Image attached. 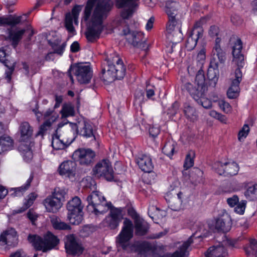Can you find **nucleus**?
Here are the masks:
<instances>
[{
  "mask_svg": "<svg viewBox=\"0 0 257 257\" xmlns=\"http://www.w3.org/2000/svg\"><path fill=\"white\" fill-rule=\"evenodd\" d=\"M133 236L132 222L126 218L123 221V228L116 239L117 247L127 252H137L138 257H152L154 251L152 245L147 241L131 244L130 240Z\"/></svg>",
  "mask_w": 257,
  "mask_h": 257,
  "instance_id": "f257e3e1",
  "label": "nucleus"
},
{
  "mask_svg": "<svg viewBox=\"0 0 257 257\" xmlns=\"http://www.w3.org/2000/svg\"><path fill=\"white\" fill-rule=\"evenodd\" d=\"M113 6L112 0H96L90 23L85 33L88 41L93 43L99 38L103 28V22Z\"/></svg>",
  "mask_w": 257,
  "mask_h": 257,
  "instance_id": "f03ea898",
  "label": "nucleus"
},
{
  "mask_svg": "<svg viewBox=\"0 0 257 257\" xmlns=\"http://www.w3.org/2000/svg\"><path fill=\"white\" fill-rule=\"evenodd\" d=\"M242 49V42L240 39L238 38L234 43L232 47V54L233 62L237 66L235 71V78L232 80L231 85L228 88L227 94L228 98H236L239 92V84L242 80V72L240 70L245 64L244 55L241 53Z\"/></svg>",
  "mask_w": 257,
  "mask_h": 257,
  "instance_id": "7ed1b4c3",
  "label": "nucleus"
},
{
  "mask_svg": "<svg viewBox=\"0 0 257 257\" xmlns=\"http://www.w3.org/2000/svg\"><path fill=\"white\" fill-rule=\"evenodd\" d=\"M86 181L87 182L86 187L89 188L91 190H93L87 197V201L88 203L87 209H90L91 207V211L97 215L105 213L111 206V203L107 202L105 198L102 195L101 193L94 191L96 189V184L94 180L89 178L86 179Z\"/></svg>",
  "mask_w": 257,
  "mask_h": 257,
  "instance_id": "20e7f679",
  "label": "nucleus"
},
{
  "mask_svg": "<svg viewBox=\"0 0 257 257\" xmlns=\"http://www.w3.org/2000/svg\"><path fill=\"white\" fill-rule=\"evenodd\" d=\"M106 60L107 65L102 70L104 81L110 82L115 79L123 78L125 75L126 68L122 60L115 54Z\"/></svg>",
  "mask_w": 257,
  "mask_h": 257,
  "instance_id": "39448f33",
  "label": "nucleus"
},
{
  "mask_svg": "<svg viewBox=\"0 0 257 257\" xmlns=\"http://www.w3.org/2000/svg\"><path fill=\"white\" fill-rule=\"evenodd\" d=\"M29 242L37 250L46 252L58 245L59 239L58 237L48 231L44 235L43 238L37 234H29L28 236Z\"/></svg>",
  "mask_w": 257,
  "mask_h": 257,
  "instance_id": "423d86ee",
  "label": "nucleus"
},
{
  "mask_svg": "<svg viewBox=\"0 0 257 257\" xmlns=\"http://www.w3.org/2000/svg\"><path fill=\"white\" fill-rule=\"evenodd\" d=\"M83 205L81 199L77 196L72 198L67 204L68 219L74 225L79 224L83 219Z\"/></svg>",
  "mask_w": 257,
  "mask_h": 257,
  "instance_id": "0eeeda50",
  "label": "nucleus"
},
{
  "mask_svg": "<svg viewBox=\"0 0 257 257\" xmlns=\"http://www.w3.org/2000/svg\"><path fill=\"white\" fill-rule=\"evenodd\" d=\"M65 192L58 188L55 189L51 195L44 200L43 204L47 212L56 213L62 206Z\"/></svg>",
  "mask_w": 257,
  "mask_h": 257,
  "instance_id": "6e6552de",
  "label": "nucleus"
},
{
  "mask_svg": "<svg viewBox=\"0 0 257 257\" xmlns=\"http://www.w3.org/2000/svg\"><path fill=\"white\" fill-rule=\"evenodd\" d=\"M73 71L76 75L78 81L81 84H87L89 83L93 76L91 68L88 65L83 63L71 66L68 71V75L73 80L72 76L70 71Z\"/></svg>",
  "mask_w": 257,
  "mask_h": 257,
  "instance_id": "1a4fd4ad",
  "label": "nucleus"
},
{
  "mask_svg": "<svg viewBox=\"0 0 257 257\" xmlns=\"http://www.w3.org/2000/svg\"><path fill=\"white\" fill-rule=\"evenodd\" d=\"M92 175L96 178L103 177L108 181L114 178V171L110 162L108 159L99 161L92 168Z\"/></svg>",
  "mask_w": 257,
  "mask_h": 257,
  "instance_id": "9d476101",
  "label": "nucleus"
},
{
  "mask_svg": "<svg viewBox=\"0 0 257 257\" xmlns=\"http://www.w3.org/2000/svg\"><path fill=\"white\" fill-rule=\"evenodd\" d=\"M122 33L126 37L127 42L135 47L139 48L144 50H147L148 46L146 43V39L141 32L131 31L128 26L124 28Z\"/></svg>",
  "mask_w": 257,
  "mask_h": 257,
  "instance_id": "9b49d317",
  "label": "nucleus"
},
{
  "mask_svg": "<svg viewBox=\"0 0 257 257\" xmlns=\"http://www.w3.org/2000/svg\"><path fill=\"white\" fill-rule=\"evenodd\" d=\"M202 22H197L192 28L188 31V36L185 47L188 51H192L197 45V41L203 37V30L201 27Z\"/></svg>",
  "mask_w": 257,
  "mask_h": 257,
  "instance_id": "f8f14e48",
  "label": "nucleus"
},
{
  "mask_svg": "<svg viewBox=\"0 0 257 257\" xmlns=\"http://www.w3.org/2000/svg\"><path fill=\"white\" fill-rule=\"evenodd\" d=\"M95 156V152L90 149L79 148L73 153L72 158L81 165L87 166L93 163Z\"/></svg>",
  "mask_w": 257,
  "mask_h": 257,
  "instance_id": "ddd939ff",
  "label": "nucleus"
},
{
  "mask_svg": "<svg viewBox=\"0 0 257 257\" xmlns=\"http://www.w3.org/2000/svg\"><path fill=\"white\" fill-rule=\"evenodd\" d=\"M168 23L166 26V37L168 41L176 44L181 41L183 34L181 31L182 21Z\"/></svg>",
  "mask_w": 257,
  "mask_h": 257,
  "instance_id": "4468645a",
  "label": "nucleus"
},
{
  "mask_svg": "<svg viewBox=\"0 0 257 257\" xmlns=\"http://www.w3.org/2000/svg\"><path fill=\"white\" fill-rule=\"evenodd\" d=\"M184 89L187 90L194 100L197 103L206 109L210 108L212 106V103L210 100L206 98V92H199L196 89L195 87L189 82H187L184 85Z\"/></svg>",
  "mask_w": 257,
  "mask_h": 257,
  "instance_id": "2eb2a0df",
  "label": "nucleus"
},
{
  "mask_svg": "<svg viewBox=\"0 0 257 257\" xmlns=\"http://www.w3.org/2000/svg\"><path fill=\"white\" fill-rule=\"evenodd\" d=\"M110 212L102 221L104 226L111 229H115L122 219V208H116L111 205L109 208Z\"/></svg>",
  "mask_w": 257,
  "mask_h": 257,
  "instance_id": "dca6fc26",
  "label": "nucleus"
},
{
  "mask_svg": "<svg viewBox=\"0 0 257 257\" xmlns=\"http://www.w3.org/2000/svg\"><path fill=\"white\" fill-rule=\"evenodd\" d=\"M81 11L80 6H75L72 10L71 13H67L65 20V27L68 33L72 35H74L76 31L73 25V22L76 25L78 24V16Z\"/></svg>",
  "mask_w": 257,
  "mask_h": 257,
  "instance_id": "f3484780",
  "label": "nucleus"
},
{
  "mask_svg": "<svg viewBox=\"0 0 257 257\" xmlns=\"http://www.w3.org/2000/svg\"><path fill=\"white\" fill-rule=\"evenodd\" d=\"M65 247L67 253L72 255H80L84 250L81 244L78 241L73 234L66 236Z\"/></svg>",
  "mask_w": 257,
  "mask_h": 257,
  "instance_id": "a211bd4d",
  "label": "nucleus"
},
{
  "mask_svg": "<svg viewBox=\"0 0 257 257\" xmlns=\"http://www.w3.org/2000/svg\"><path fill=\"white\" fill-rule=\"evenodd\" d=\"M183 193L179 191L175 192L174 190L168 193L166 195V200L169 207L175 211H179L183 209V199L184 198Z\"/></svg>",
  "mask_w": 257,
  "mask_h": 257,
  "instance_id": "6ab92c4d",
  "label": "nucleus"
},
{
  "mask_svg": "<svg viewBox=\"0 0 257 257\" xmlns=\"http://www.w3.org/2000/svg\"><path fill=\"white\" fill-rule=\"evenodd\" d=\"M216 171L220 175L232 176L236 175L239 170L237 164L235 162H226L222 163L220 162L214 164Z\"/></svg>",
  "mask_w": 257,
  "mask_h": 257,
  "instance_id": "aec40b11",
  "label": "nucleus"
},
{
  "mask_svg": "<svg viewBox=\"0 0 257 257\" xmlns=\"http://www.w3.org/2000/svg\"><path fill=\"white\" fill-rule=\"evenodd\" d=\"M18 244V236L14 228H10L4 231L0 235V245L14 247Z\"/></svg>",
  "mask_w": 257,
  "mask_h": 257,
  "instance_id": "412c9836",
  "label": "nucleus"
},
{
  "mask_svg": "<svg viewBox=\"0 0 257 257\" xmlns=\"http://www.w3.org/2000/svg\"><path fill=\"white\" fill-rule=\"evenodd\" d=\"M179 4L174 1H168L166 3L165 11L168 17V23H174L182 21L181 15L178 11Z\"/></svg>",
  "mask_w": 257,
  "mask_h": 257,
  "instance_id": "4be33fe9",
  "label": "nucleus"
},
{
  "mask_svg": "<svg viewBox=\"0 0 257 257\" xmlns=\"http://www.w3.org/2000/svg\"><path fill=\"white\" fill-rule=\"evenodd\" d=\"M231 225V219L227 213L223 214L216 220L215 228L219 232L225 233L229 231Z\"/></svg>",
  "mask_w": 257,
  "mask_h": 257,
  "instance_id": "5701e85b",
  "label": "nucleus"
},
{
  "mask_svg": "<svg viewBox=\"0 0 257 257\" xmlns=\"http://www.w3.org/2000/svg\"><path fill=\"white\" fill-rule=\"evenodd\" d=\"M76 164L74 161H64L59 166L58 171L61 175H64L68 178L74 177L75 174Z\"/></svg>",
  "mask_w": 257,
  "mask_h": 257,
  "instance_id": "b1692460",
  "label": "nucleus"
},
{
  "mask_svg": "<svg viewBox=\"0 0 257 257\" xmlns=\"http://www.w3.org/2000/svg\"><path fill=\"white\" fill-rule=\"evenodd\" d=\"M136 162L144 172L150 173L153 171L154 165L150 156L145 154L140 155L136 159Z\"/></svg>",
  "mask_w": 257,
  "mask_h": 257,
  "instance_id": "393cba45",
  "label": "nucleus"
},
{
  "mask_svg": "<svg viewBox=\"0 0 257 257\" xmlns=\"http://www.w3.org/2000/svg\"><path fill=\"white\" fill-rule=\"evenodd\" d=\"M19 132L20 134V141L27 142L29 141L33 134V128L27 121H23L20 124Z\"/></svg>",
  "mask_w": 257,
  "mask_h": 257,
  "instance_id": "a878e982",
  "label": "nucleus"
},
{
  "mask_svg": "<svg viewBox=\"0 0 257 257\" xmlns=\"http://www.w3.org/2000/svg\"><path fill=\"white\" fill-rule=\"evenodd\" d=\"M226 248L222 244L210 246L205 255L206 257H226L227 255Z\"/></svg>",
  "mask_w": 257,
  "mask_h": 257,
  "instance_id": "bb28decb",
  "label": "nucleus"
},
{
  "mask_svg": "<svg viewBox=\"0 0 257 257\" xmlns=\"http://www.w3.org/2000/svg\"><path fill=\"white\" fill-rule=\"evenodd\" d=\"M218 62L215 60H212L210 62V66L207 72V77L210 81V85L215 87L218 81Z\"/></svg>",
  "mask_w": 257,
  "mask_h": 257,
  "instance_id": "cd10ccee",
  "label": "nucleus"
},
{
  "mask_svg": "<svg viewBox=\"0 0 257 257\" xmlns=\"http://www.w3.org/2000/svg\"><path fill=\"white\" fill-rule=\"evenodd\" d=\"M33 180V176H30L26 184L21 187L10 188L8 190L9 194L12 197H20L29 188Z\"/></svg>",
  "mask_w": 257,
  "mask_h": 257,
  "instance_id": "c85d7f7f",
  "label": "nucleus"
},
{
  "mask_svg": "<svg viewBox=\"0 0 257 257\" xmlns=\"http://www.w3.org/2000/svg\"><path fill=\"white\" fill-rule=\"evenodd\" d=\"M195 84L197 86L196 89L199 92H206L207 90V86L205 83V78L204 72L202 70H199L195 77Z\"/></svg>",
  "mask_w": 257,
  "mask_h": 257,
  "instance_id": "c756f323",
  "label": "nucleus"
},
{
  "mask_svg": "<svg viewBox=\"0 0 257 257\" xmlns=\"http://www.w3.org/2000/svg\"><path fill=\"white\" fill-rule=\"evenodd\" d=\"M14 140L9 136L4 135L0 137V154L13 150Z\"/></svg>",
  "mask_w": 257,
  "mask_h": 257,
  "instance_id": "7c9ffc66",
  "label": "nucleus"
},
{
  "mask_svg": "<svg viewBox=\"0 0 257 257\" xmlns=\"http://www.w3.org/2000/svg\"><path fill=\"white\" fill-rule=\"evenodd\" d=\"M136 233L138 235H144L147 233L149 228L148 223L144 220L140 218L135 221Z\"/></svg>",
  "mask_w": 257,
  "mask_h": 257,
  "instance_id": "2f4dec72",
  "label": "nucleus"
},
{
  "mask_svg": "<svg viewBox=\"0 0 257 257\" xmlns=\"http://www.w3.org/2000/svg\"><path fill=\"white\" fill-rule=\"evenodd\" d=\"M49 44L55 54L59 56L63 55L66 46V42L61 43L60 40L57 39L53 42L49 41Z\"/></svg>",
  "mask_w": 257,
  "mask_h": 257,
  "instance_id": "473e14b6",
  "label": "nucleus"
},
{
  "mask_svg": "<svg viewBox=\"0 0 257 257\" xmlns=\"http://www.w3.org/2000/svg\"><path fill=\"white\" fill-rule=\"evenodd\" d=\"M21 19V17H17L12 16V15L0 17V26H5V25L14 26L20 23Z\"/></svg>",
  "mask_w": 257,
  "mask_h": 257,
  "instance_id": "72a5a7b5",
  "label": "nucleus"
},
{
  "mask_svg": "<svg viewBox=\"0 0 257 257\" xmlns=\"http://www.w3.org/2000/svg\"><path fill=\"white\" fill-rule=\"evenodd\" d=\"M25 32V29L19 30L16 32L13 31L12 30H9V36L12 41V44L14 48L17 46Z\"/></svg>",
  "mask_w": 257,
  "mask_h": 257,
  "instance_id": "f704fd0d",
  "label": "nucleus"
},
{
  "mask_svg": "<svg viewBox=\"0 0 257 257\" xmlns=\"http://www.w3.org/2000/svg\"><path fill=\"white\" fill-rule=\"evenodd\" d=\"M176 145V143L172 139L168 140L162 148V152L171 158L174 155Z\"/></svg>",
  "mask_w": 257,
  "mask_h": 257,
  "instance_id": "c9c22d12",
  "label": "nucleus"
},
{
  "mask_svg": "<svg viewBox=\"0 0 257 257\" xmlns=\"http://www.w3.org/2000/svg\"><path fill=\"white\" fill-rule=\"evenodd\" d=\"M75 138H73V140L69 142L68 144L67 145L66 143H65L60 139L59 136L56 135L54 137H53L52 141V146L54 149L56 150H63L65 149L67 146L69 145L74 140Z\"/></svg>",
  "mask_w": 257,
  "mask_h": 257,
  "instance_id": "e433bc0d",
  "label": "nucleus"
},
{
  "mask_svg": "<svg viewBox=\"0 0 257 257\" xmlns=\"http://www.w3.org/2000/svg\"><path fill=\"white\" fill-rule=\"evenodd\" d=\"M81 135L85 138L92 137L94 140H95V137L93 132V128L92 125L86 122H84L83 126L80 130Z\"/></svg>",
  "mask_w": 257,
  "mask_h": 257,
  "instance_id": "4c0bfd02",
  "label": "nucleus"
},
{
  "mask_svg": "<svg viewBox=\"0 0 257 257\" xmlns=\"http://www.w3.org/2000/svg\"><path fill=\"white\" fill-rule=\"evenodd\" d=\"M183 111L188 119H193L196 115L195 109L189 102H186L184 104Z\"/></svg>",
  "mask_w": 257,
  "mask_h": 257,
  "instance_id": "58836bf2",
  "label": "nucleus"
},
{
  "mask_svg": "<svg viewBox=\"0 0 257 257\" xmlns=\"http://www.w3.org/2000/svg\"><path fill=\"white\" fill-rule=\"evenodd\" d=\"M212 53L213 56H216L218 61L221 64H223L226 60V54L224 51L221 48L220 45H217L213 47Z\"/></svg>",
  "mask_w": 257,
  "mask_h": 257,
  "instance_id": "ea45409f",
  "label": "nucleus"
},
{
  "mask_svg": "<svg viewBox=\"0 0 257 257\" xmlns=\"http://www.w3.org/2000/svg\"><path fill=\"white\" fill-rule=\"evenodd\" d=\"M244 195L250 200L257 199V184L248 187L244 192Z\"/></svg>",
  "mask_w": 257,
  "mask_h": 257,
  "instance_id": "a19ab883",
  "label": "nucleus"
},
{
  "mask_svg": "<svg viewBox=\"0 0 257 257\" xmlns=\"http://www.w3.org/2000/svg\"><path fill=\"white\" fill-rule=\"evenodd\" d=\"M95 2L96 0H88L84 11L83 19L85 21L89 20Z\"/></svg>",
  "mask_w": 257,
  "mask_h": 257,
  "instance_id": "79ce46f5",
  "label": "nucleus"
},
{
  "mask_svg": "<svg viewBox=\"0 0 257 257\" xmlns=\"http://www.w3.org/2000/svg\"><path fill=\"white\" fill-rule=\"evenodd\" d=\"M61 113L62 117H67L69 116H73L75 111L73 107L71 105L65 104L62 106Z\"/></svg>",
  "mask_w": 257,
  "mask_h": 257,
  "instance_id": "37998d69",
  "label": "nucleus"
},
{
  "mask_svg": "<svg viewBox=\"0 0 257 257\" xmlns=\"http://www.w3.org/2000/svg\"><path fill=\"white\" fill-rule=\"evenodd\" d=\"M53 227L59 230H69L71 229L70 225L60 220H56L52 221Z\"/></svg>",
  "mask_w": 257,
  "mask_h": 257,
  "instance_id": "c03bdc74",
  "label": "nucleus"
},
{
  "mask_svg": "<svg viewBox=\"0 0 257 257\" xmlns=\"http://www.w3.org/2000/svg\"><path fill=\"white\" fill-rule=\"evenodd\" d=\"M51 124L52 123L49 120H46L40 126L39 131L36 134V137H38L39 136H41L43 137L46 133V132L51 126Z\"/></svg>",
  "mask_w": 257,
  "mask_h": 257,
  "instance_id": "a18cd8bd",
  "label": "nucleus"
},
{
  "mask_svg": "<svg viewBox=\"0 0 257 257\" xmlns=\"http://www.w3.org/2000/svg\"><path fill=\"white\" fill-rule=\"evenodd\" d=\"M36 199V196L34 194H31L28 199L26 200V201L24 203V206L22 207V209L20 210H18L17 213H21L28 208H29L34 203V201Z\"/></svg>",
  "mask_w": 257,
  "mask_h": 257,
  "instance_id": "49530a36",
  "label": "nucleus"
},
{
  "mask_svg": "<svg viewBox=\"0 0 257 257\" xmlns=\"http://www.w3.org/2000/svg\"><path fill=\"white\" fill-rule=\"evenodd\" d=\"M246 201L245 200H241L239 202L235 207L234 210L235 212L239 214H243L244 213Z\"/></svg>",
  "mask_w": 257,
  "mask_h": 257,
  "instance_id": "de8ad7c7",
  "label": "nucleus"
},
{
  "mask_svg": "<svg viewBox=\"0 0 257 257\" xmlns=\"http://www.w3.org/2000/svg\"><path fill=\"white\" fill-rule=\"evenodd\" d=\"M180 104L177 101H175L168 109V114L171 116H175L179 111Z\"/></svg>",
  "mask_w": 257,
  "mask_h": 257,
  "instance_id": "09e8293b",
  "label": "nucleus"
},
{
  "mask_svg": "<svg viewBox=\"0 0 257 257\" xmlns=\"http://www.w3.org/2000/svg\"><path fill=\"white\" fill-rule=\"evenodd\" d=\"M194 155V153H192L191 155V153H189L187 155L184 164V167L186 170L192 167L194 164V160L193 157Z\"/></svg>",
  "mask_w": 257,
  "mask_h": 257,
  "instance_id": "8fccbe9b",
  "label": "nucleus"
},
{
  "mask_svg": "<svg viewBox=\"0 0 257 257\" xmlns=\"http://www.w3.org/2000/svg\"><path fill=\"white\" fill-rule=\"evenodd\" d=\"M135 97L136 103H138L139 105H141L145 102V98L144 92L141 90L136 91Z\"/></svg>",
  "mask_w": 257,
  "mask_h": 257,
  "instance_id": "3c124183",
  "label": "nucleus"
},
{
  "mask_svg": "<svg viewBox=\"0 0 257 257\" xmlns=\"http://www.w3.org/2000/svg\"><path fill=\"white\" fill-rule=\"evenodd\" d=\"M249 131V126L247 124H244L242 129L239 132L238 134V139L241 141V139L245 138Z\"/></svg>",
  "mask_w": 257,
  "mask_h": 257,
  "instance_id": "603ef678",
  "label": "nucleus"
},
{
  "mask_svg": "<svg viewBox=\"0 0 257 257\" xmlns=\"http://www.w3.org/2000/svg\"><path fill=\"white\" fill-rule=\"evenodd\" d=\"M226 201L229 206L232 207L239 202V198L237 195H234L231 197L228 198Z\"/></svg>",
  "mask_w": 257,
  "mask_h": 257,
  "instance_id": "864d4df0",
  "label": "nucleus"
},
{
  "mask_svg": "<svg viewBox=\"0 0 257 257\" xmlns=\"http://www.w3.org/2000/svg\"><path fill=\"white\" fill-rule=\"evenodd\" d=\"M218 33H219L218 27H217V26H212L210 27L209 31V34L211 37H214L215 36H217L218 35Z\"/></svg>",
  "mask_w": 257,
  "mask_h": 257,
  "instance_id": "5fc2aeb1",
  "label": "nucleus"
},
{
  "mask_svg": "<svg viewBox=\"0 0 257 257\" xmlns=\"http://www.w3.org/2000/svg\"><path fill=\"white\" fill-rule=\"evenodd\" d=\"M149 133L153 138H156L160 133V129L158 127L152 126L150 128Z\"/></svg>",
  "mask_w": 257,
  "mask_h": 257,
  "instance_id": "6e6d98bb",
  "label": "nucleus"
},
{
  "mask_svg": "<svg viewBox=\"0 0 257 257\" xmlns=\"http://www.w3.org/2000/svg\"><path fill=\"white\" fill-rule=\"evenodd\" d=\"M220 107L223 109V110L226 113L229 112L231 110V106L230 105L226 102L224 101H222L220 103Z\"/></svg>",
  "mask_w": 257,
  "mask_h": 257,
  "instance_id": "4d7b16f0",
  "label": "nucleus"
},
{
  "mask_svg": "<svg viewBox=\"0 0 257 257\" xmlns=\"http://www.w3.org/2000/svg\"><path fill=\"white\" fill-rule=\"evenodd\" d=\"M1 62L3 63L5 66L8 68V69L15 68L16 62L14 61H11L9 60L8 58H6L4 61Z\"/></svg>",
  "mask_w": 257,
  "mask_h": 257,
  "instance_id": "13d9d810",
  "label": "nucleus"
},
{
  "mask_svg": "<svg viewBox=\"0 0 257 257\" xmlns=\"http://www.w3.org/2000/svg\"><path fill=\"white\" fill-rule=\"evenodd\" d=\"M80 50V45L78 42H74L70 46V51L72 53H76Z\"/></svg>",
  "mask_w": 257,
  "mask_h": 257,
  "instance_id": "bf43d9fd",
  "label": "nucleus"
},
{
  "mask_svg": "<svg viewBox=\"0 0 257 257\" xmlns=\"http://www.w3.org/2000/svg\"><path fill=\"white\" fill-rule=\"evenodd\" d=\"M244 250L247 255H251L255 254L257 257V254L256 252L250 247L248 244L244 247Z\"/></svg>",
  "mask_w": 257,
  "mask_h": 257,
  "instance_id": "052dcab7",
  "label": "nucleus"
},
{
  "mask_svg": "<svg viewBox=\"0 0 257 257\" xmlns=\"http://www.w3.org/2000/svg\"><path fill=\"white\" fill-rule=\"evenodd\" d=\"M15 68H8L5 72L6 78L8 82H10L12 78V75L14 71Z\"/></svg>",
  "mask_w": 257,
  "mask_h": 257,
  "instance_id": "680f3d73",
  "label": "nucleus"
},
{
  "mask_svg": "<svg viewBox=\"0 0 257 257\" xmlns=\"http://www.w3.org/2000/svg\"><path fill=\"white\" fill-rule=\"evenodd\" d=\"M63 100V97L61 95H55V104L54 105V108H57L59 107L60 105V104L62 103Z\"/></svg>",
  "mask_w": 257,
  "mask_h": 257,
  "instance_id": "e2e57ef3",
  "label": "nucleus"
},
{
  "mask_svg": "<svg viewBox=\"0 0 257 257\" xmlns=\"http://www.w3.org/2000/svg\"><path fill=\"white\" fill-rule=\"evenodd\" d=\"M249 245L257 254V240L255 239H250L249 241Z\"/></svg>",
  "mask_w": 257,
  "mask_h": 257,
  "instance_id": "0e129e2a",
  "label": "nucleus"
},
{
  "mask_svg": "<svg viewBox=\"0 0 257 257\" xmlns=\"http://www.w3.org/2000/svg\"><path fill=\"white\" fill-rule=\"evenodd\" d=\"M154 21L155 19L153 17H151L148 20L146 26V28L148 31H149L152 29Z\"/></svg>",
  "mask_w": 257,
  "mask_h": 257,
  "instance_id": "69168bd1",
  "label": "nucleus"
},
{
  "mask_svg": "<svg viewBox=\"0 0 257 257\" xmlns=\"http://www.w3.org/2000/svg\"><path fill=\"white\" fill-rule=\"evenodd\" d=\"M8 194V190L2 186H0V200L4 198Z\"/></svg>",
  "mask_w": 257,
  "mask_h": 257,
  "instance_id": "338daca9",
  "label": "nucleus"
},
{
  "mask_svg": "<svg viewBox=\"0 0 257 257\" xmlns=\"http://www.w3.org/2000/svg\"><path fill=\"white\" fill-rule=\"evenodd\" d=\"M17 1L18 0H4V3L7 8L9 9L11 6L15 5Z\"/></svg>",
  "mask_w": 257,
  "mask_h": 257,
  "instance_id": "774afa93",
  "label": "nucleus"
}]
</instances>
